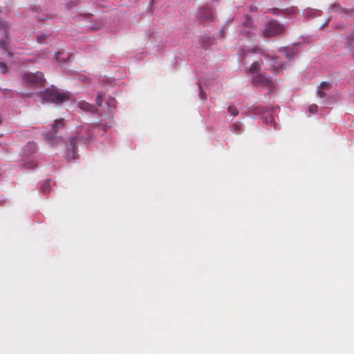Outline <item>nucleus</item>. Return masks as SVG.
<instances>
[{"label": "nucleus", "mask_w": 354, "mask_h": 354, "mask_svg": "<svg viewBox=\"0 0 354 354\" xmlns=\"http://www.w3.org/2000/svg\"><path fill=\"white\" fill-rule=\"evenodd\" d=\"M46 138L49 143H53V141L54 139L53 136H51L50 134H47V135H46Z\"/></svg>", "instance_id": "obj_24"}, {"label": "nucleus", "mask_w": 354, "mask_h": 354, "mask_svg": "<svg viewBox=\"0 0 354 354\" xmlns=\"http://www.w3.org/2000/svg\"><path fill=\"white\" fill-rule=\"evenodd\" d=\"M272 59H273L274 63H273V65L272 66V71L274 74H276L282 70L283 64H282V63H278V62L277 61V57H274Z\"/></svg>", "instance_id": "obj_12"}, {"label": "nucleus", "mask_w": 354, "mask_h": 354, "mask_svg": "<svg viewBox=\"0 0 354 354\" xmlns=\"http://www.w3.org/2000/svg\"><path fill=\"white\" fill-rule=\"evenodd\" d=\"M324 91L325 90H321L319 89V88H318L317 89V94L318 95L322 98V97H324L326 96V93H324Z\"/></svg>", "instance_id": "obj_23"}, {"label": "nucleus", "mask_w": 354, "mask_h": 354, "mask_svg": "<svg viewBox=\"0 0 354 354\" xmlns=\"http://www.w3.org/2000/svg\"><path fill=\"white\" fill-rule=\"evenodd\" d=\"M243 26L245 29L241 30L242 34L249 35L250 30L252 29L253 22L248 16L245 18V21L243 23Z\"/></svg>", "instance_id": "obj_9"}, {"label": "nucleus", "mask_w": 354, "mask_h": 354, "mask_svg": "<svg viewBox=\"0 0 354 354\" xmlns=\"http://www.w3.org/2000/svg\"><path fill=\"white\" fill-rule=\"evenodd\" d=\"M46 37H47L46 35H39L37 37V41L40 44H42L44 42Z\"/></svg>", "instance_id": "obj_22"}, {"label": "nucleus", "mask_w": 354, "mask_h": 354, "mask_svg": "<svg viewBox=\"0 0 354 354\" xmlns=\"http://www.w3.org/2000/svg\"><path fill=\"white\" fill-rule=\"evenodd\" d=\"M261 51H262V50H261V49H259V50H258V51H257V53H261Z\"/></svg>", "instance_id": "obj_26"}, {"label": "nucleus", "mask_w": 354, "mask_h": 354, "mask_svg": "<svg viewBox=\"0 0 354 354\" xmlns=\"http://www.w3.org/2000/svg\"><path fill=\"white\" fill-rule=\"evenodd\" d=\"M252 82L256 84H262L270 90L273 88V84L269 77L264 75L263 74H259L254 75L252 79Z\"/></svg>", "instance_id": "obj_5"}, {"label": "nucleus", "mask_w": 354, "mask_h": 354, "mask_svg": "<svg viewBox=\"0 0 354 354\" xmlns=\"http://www.w3.org/2000/svg\"><path fill=\"white\" fill-rule=\"evenodd\" d=\"M201 97H202V98H204V97H203V94L202 93V92L201 93Z\"/></svg>", "instance_id": "obj_28"}, {"label": "nucleus", "mask_w": 354, "mask_h": 354, "mask_svg": "<svg viewBox=\"0 0 354 354\" xmlns=\"http://www.w3.org/2000/svg\"><path fill=\"white\" fill-rule=\"evenodd\" d=\"M317 106L316 104H311L309 106L308 111L312 113H315L317 111Z\"/></svg>", "instance_id": "obj_21"}, {"label": "nucleus", "mask_w": 354, "mask_h": 354, "mask_svg": "<svg viewBox=\"0 0 354 354\" xmlns=\"http://www.w3.org/2000/svg\"><path fill=\"white\" fill-rule=\"evenodd\" d=\"M220 33H221V37H223V34H224V29L221 30H220Z\"/></svg>", "instance_id": "obj_25"}, {"label": "nucleus", "mask_w": 354, "mask_h": 354, "mask_svg": "<svg viewBox=\"0 0 354 354\" xmlns=\"http://www.w3.org/2000/svg\"><path fill=\"white\" fill-rule=\"evenodd\" d=\"M77 141V138H72L70 140V145L68 147L67 152V156L69 159L75 160L77 158L76 146Z\"/></svg>", "instance_id": "obj_6"}, {"label": "nucleus", "mask_w": 354, "mask_h": 354, "mask_svg": "<svg viewBox=\"0 0 354 354\" xmlns=\"http://www.w3.org/2000/svg\"><path fill=\"white\" fill-rule=\"evenodd\" d=\"M63 127H64V120L63 119L56 120L55 123L53 124H52V129H53V133L55 134L58 131V129L59 128H63Z\"/></svg>", "instance_id": "obj_13"}, {"label": "nucleus", "mask_w": 354, "mask_h": 354, "mask_svg": "<svg viewBox=\"0 0 354 354\" xmlns=\"http://www.w3.org/2000/svg\"><path fill=\"white\" fill-rule=\"evenodd\" d=\"M41 192L44 193V194H48L49 193L50 190V181L48 180H46L45 181L41 187Z\"/></svg>", "instance_id": "obj_14"}, {"label": "nucleus", "mask_w": 354, "mask_h": 354, "mask_svg": "<svg viewBox=\"0 0 354 354\" xmlns=\"http://www.w3.org/2000/svg\"><path fill=\"white\" fill-rule=\"evenodd\" d=\"M319 89L328 91L331 88V83L328 82H323L319 86Z\"/></svg>", "instance_id": "obj_17"}, {"label": "nucleus", "mask_w": 354, "mask_h": 354, "mask_svg": "<svg viewBox=\"0 0 354 354\" xmlns=\"http://www.w3.org/2000/svg\"><path fill=\"white\" fill-rule=\"evenodd\" d=\"M36 166L37 164L34 161H30L25 164V167L27 169H34Z\"/></svg>", "instance_id": "obj_20"}, {"label": "nucleus", "mask_w": 354, "mask_h": 354, "mask_svg": "<svg viewBox=\"0 0 354 354\" xmlns=\"http://www.w3.org/2000/svg\"><path fill=\"white\" fill-rule=\"evenodd\" d=\"M8 71V67L6 66V64L3 62H0V73L1 74H6Z\"/></svg>", "instance_id": "obj_18"}, {"label": "nucleus", "mask_w": 354, "mask_h": 354, "mask_svg": "<svg viewBox=\"0 0 354 354\" xmlns=\"http://www.w3.org/2000/svg\"><path fill=\"white\" fill-rule=\"evenodd\" d=\"M263 64V62H255L252 64L250 67L247 70V74H252V75H259L261 71V65Z\"/></svg>", "instance_id": "obj_7"}, {"label": "nucleus", "mask_w": 354, "mask_h": 354, "mask_svg": "<svg viewBox=\"0 0 354 354\" xmlns=\"http://www.w3.org/2000/svg\"><path fill=\"white\" fill-rule=\"evenodd\" d=\"M332 12H338L339 14H348L353 12V10H348L342 8L339 5L334 4L330 6Z\"/></svg>", "instance_id": "obj_10"}, {"label": "nucleus", "mask_w": 354, "mask_h": 354, "mask_svg": "<svg viewBox=\"0 0 354 354\" xmlns=\"http://www.w3.org/2000/svg\"><path fill=\"white\" fill-rule=\"evenodd\" d=\"M285 50H286V49H280V51H281V52H283V51H285Z\"/></svg>", "instance_id": "obj_27"}, {"label": "nucleus", "mask_w": 354, "mask_h": 354, "mask_svg": "<svg viewBox=\"0 0 354 354\" xmlns=\"http://www.w3.org/2000/svg\"><path fill=\"white\" fill-rule=\"evenodd\" d=\"M230 128L232 133L235 134L241 133L243 131V125L239 122L233 123Z\"/></svg>", "instance_id": "obj_11"}, {"label": "nucleus", "mask_w": 354, "mask_h": 354, "mask_svg": "<svg viewBox=\"0 0 354 354\" xmlns=\"http://www.w3.org/2000/svg\"><path fill=\"white\" fill-rule=\"evenodd\" d=\"M197 19L201 23L209 22L213 20L212 10L209 6L201 8L197 14Z\"/></svg>", "instance_id": "obj_4"}, {"label": "nucleus", "mask_w": 354, "mask_h": 354, "mask_svg": "<svg viewBox=\"0 0 354 354\" xmlns=\"http://www.w3.org/2000/svg\"><path fill=\"white\" fill-rule=\"evenodd\" d=\"M286 56L287 57H289V53H287V54L286 55Z\"/></svg>", "instance_id": "obj_29"}, {"label": "nucleus", "mask_w": 354, "mask_h": 354, "mask_svg": "<svg viewBox=\"0 0 354 354\" xmlns=\"http://www.w3.org/2000/svg\"><path fill=\"white\" fill-rule=\"evenodd\" d=\"M41 99L44 102L60 104L65 101H68L70 97L67 93H60L54 88H48L41 94Z\"/></svg>", "instance_id": "obj_1"}, {"label": "nucleus", "mask_w": 354, "mask_h": 354, "mask_svg": "<svg viewBox=\"0 0 354 354\" xmlns=\"http://www.w3.org/2000/svg\"><path fill=\"white\" fill-rule=\"evenodd\" d=\"M95 103L98 106H100L102 103V94L101 93H98L96 99Z\"/></svg>", "instance_id": "obj_19"}, {"label": "nucleus", "mask_w": 354, "mask_h": 354, "mask_svg": "<svg viewBox=\"0 0 354 354\" xmlns=\"http://www.w3.org/2000/svg\"><path fill=\"white\" fill-rule=\"evenodd\" d=\"M45 81L44 74L39 71L26 72L22 77L23 83L29 86H42Z\"/></svg>", "instance_id": "obj_2"}, {"label": "nucleus", "mask_w": 354, "mask_h": 354, "mask_svg": "<svg viewBox=\"0 0 354 354\" xmlns=\"http://www.w3.org/2000/svg\"><path fill=\"white\" fill-rule=\"evenodd\" d=\"M200 43L203 46H208L212 43V39L210 37H201L200 39Z\"/></svg>", "instance_id": "obj_15"}, {"label": "nucleus", "mask_w": 354, "mask_h": 354, "mask_svg": "<svg viewBox=\"0 0 354 354\" xmlns=\"http://www.w3.org/2000/svg\"><path fill=\"white\" fill-rule=\"evenodd\" d=\"M285 27L275 19L268 21L264 27L263 35L265 37H272L283 33Z\"/></svg>", "instance_id": "obj_3"}, {"label": "nucleus", "mask_w": 354, "mask_h": 354, "mask_svg": "<svg viewBox=\"0 0 354 354\" xmlns=\"http://www.w3.org/2000/svg\"><path fill=\"white\" fill-rule=\"evenodd\" d=\"M227 111H228L229 113L231 114L234 117L238 115V114H239L238 109L234 105L229 106L227 108Z\"/></svg>", "instance_id": "obj_16"}, {"label": "nucleus", "mask_w": 354, "mask_h": 354, "mask_svg": "<svg viewBox=\"0 0 354 354\" xmlns=\"http://www.w3.org/2000/svg\"><path fill=\"white\" fill-rule=\"evenodd\" d=\"M78 106L80 109L86 112L94 113L97 111V108L94 105L85 101L80 102Z\"/></svg>", "instance_id": "obj_8"}]
</instances>
